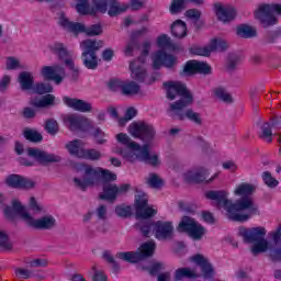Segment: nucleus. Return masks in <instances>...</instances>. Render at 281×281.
<instances>
[{"label": "nucleus", "instance_id": "f257e3e1", "mask_svg": "<svg viewBox=\"0 0 281 281\" xmlns=\"http://www.w3.org/2000/svg\"><path fill=\"white\" fill-rule=\"evenodd\" d=\"M257 190L258 184L256 183L240 182L233 190V195L239 198L235 202L229 200V191L227 190L207 191L205 196L210 201H215L217 210L224 212L227 218L245 223L252 216L260 214V209L254 203V199H251V195L256 194Z\"/></svg>", "mask_w": 281, "mask_h": 281}, {"label": "nucleus", "instance_id": "f03ea898", "mask_svg": "<svg viewBox=\"0 0 281 281\" xmlns=\"http://www.w3.org/2000/svg\"><path fill=\"white\" fill-rule=\"evenodd\" d=\"M165 87L167 89V98L169 100L178 99V101L170 104V117H173L175 120H189L190 122H193V124L201 126V124H203L201 114L190 109L183 111L186 106H190V104L194 102L190 90H188L181 81H168L165 83Z\"/></svg>", "mask_w": 281, "mask_h": 281}, {"label": "nucleus", "instance_id": "7ed1b4c3", "mask_svg": "<svg viewBox=\"0 0 281 281\" xmlns=\"http://www.w3.org/2000/svg\"><path fill=\"white\" fill-rule=\"evenodd\" d=\"M50 52L58 56L60 64L54 66H43L41 68V76L45 80H54L55 85H60L65 80V67H68L70 71L78 74V67L74 64V59L69 57V52L63 43H54L50 45ZM65 65V67H63Z\"/></svg>", "mask_w": 281, "mask_h": 281}, {"label": "nucleus", "instance_id": "20e7f679", "mask_svg": "<svg viewBox=\"0 0 281 281\" xmlns=\"http://www.w3.org/2000/svg\"><path fill=\"white\" fill-rule=\"evenodd\" d=\"M75 10L78 14L87 16V14H109V16H120L128 10L127 3H120L117 0H92V5L89 4V0H75Z\"/></svg>", "mask_w": 281, "mask_h": 281}, {"label": "nucleus", "instance_id": "39448f33", "mask_svg": "<svg viewBox=\"0 0 281 281\" xmlns=\"http://www.w3.org/2000/svg\"><path fill=\"white\" fill-rule=\"evenodd\" d=\"M3 212L7 218H15V216H20L26 225L34 227L35 229H52V227H56V218H54V216L46 215L35 220L30 215L25 205L16 199L12 200L11 206L4 207Z\"/></svg>", "mask_w": 281, "mask_h": 281}, {"label": "nucleus", "instance_id": "423d86ee", "mask_svg": "<svg viewBox=\"0 0 281 281\" xmlns=\"http://www.w3.org/2000/svg\"><path fill=\"white\" fill-rule=\"evenodd\" d=\"M269 240L262 239L255 246H251L250 251L254 256L258 254H267L272 262H281V225L268 233Z\"/></svg>", "mask_w": 281, "mask_h": 281}, {"label": "nucleus", "instance_id": "0eeeda50", "mask_svg": "<svg viewBox=\"0 0 281 281\" xmlns=\"http://www.w3.org/2000/svg\"><path fill=\"white\" fill-rule=\"evenodd\" d=\"M136 227L140 229L144 236L155 235L157 240H172L175 238V224L171 221H157L155 223L140 221Z\"/></svg>", "mask_w": 281, "mask_h": 281}, {"label": "nucleus", "instance_id": "6e6552de", "mask_svg": "<svg viewBox=\"0 0 281 281\" xmlns=\"http://www.w3.org/2000/svg\"><path fill=\"white\" fill-rule=\"evenodd\" d=\"M115 139L119 144H122L123 147L114 146L112 148V153H114V155H120V157H122V159L128 164H135V161H137V156L139 155V148L142 145L131 139V136H128L126 133L116 134Z\"/></svg>", "mask_w": 281, "mask_h": 281}, {"label": "nucleus", "instance_id": "1a4fd4ad", "mask_svg": "<svg viewBox=\"0 0 281 281\" xmlns=\"http://www.w3.org/2000/svg\"><path fill=\"white\" fill-rule=\"evenodd\" d=\"M74 168L77 175H81V177L74 178V183L79 190H87L100 183V167L93 168L91 165L77 164Z\"/></svg>", "mask_w": 281, "mask_h": 281}, {"label": "nucleus", "instance_id": "9d476101", "mask_svg": "<svg viewBox=\"0 0 281 281\" xmlns=\"http://www.w3.org/2000/svg\"><path fill=\"white\" fill-rule=\"evenodd\" d=\"M57 23L66 32H71V34H86L87 36H100L102 34V24H92L87 26L80 22H70L69 18L65 13H59L57 18Z\"/></svg>", "mask_w": 281, "mask_h": 281}, {"label": "nucleus", "instance_id": "9b49d317", "mask_svg": "<svg viewBox=\"0 0 281 281\" xmlns=\"http://www.w3.org/2000/svg\"><path fill=\"white\" fill-rule=\"evenodd\" d=\"M127 133L135 139H142L145 144H153L157 137V132L151 124L144 121L133 122L127 127Z\"/></svg>", "mask_w": 281, "mask_h": 281}, {"label": "nucleus", "instance_id": "f8f14e48", "mask_svg": "<svg viewBox=\"0 0 281 281\" xmlns=\"http://www.w3.org/2000/svg\"><path fill=\"white\" fill-rule=\"evenodd\" d=\"M274 14L281 15V4H260L255 11V19L261 23L262 27H270L278 23Z\"/></svg>", "mask_w": 281, "mask_h": 281}, {"label": "nucleus", "instance_id": "ddd939ff", "mask_svg": "<svg viewBox=\"0 0 281 281\" xmlns=\"http://www.w3.org/2000/svg\"><path fill=\"white\" fill-rule=\"evenodd\" d=\"M155 254V241H147L140 245L138 251L117 252L116 258L125 262H139Z\"/></svg>", "mask_w": 281, "mask_h": 281}, {"label": "nucleus", "instance_id": "4468645a", "mask_svg": "<svg viewBox=\"0 0 281 281\" xmlns=\"http://www.w3.org/2000/svg\"><path fill=\"white\" fill-rule=\"evenodd\" d=\"M177 231L184 232L192 240H203V236L206 234L205 227L189 216L182 217L178 224Z\"/></svg>", "mask_w": 281, "mask_h": 281}, {"label": "nucleus", "instance_id": "2eb2a0df", "mask_svg": "<svg viewBox=\"0 0 281 281\" xmlns=\"http://www.w3.org/2000/svg\"><path fill=\"white\" fill-rule=\"evenodd\" d=\"M29 158H21L20 164L22 166H35L36 161L38 164H49L60 161V156H56L54 154H47V151H43L36 148H29L27 149Z\"/></svg>", "mask_w": 281, "mask_h": 281}, {"label": "nucleus", "instance_id": "dca6fc26", "mask_svg": "<svg viewBox=\"0 0 281 281\" xmlns=\"http://www.w3.org/2000/svg\"><path fill=\"white\" fill-rule=\"evenodd\" d=\"M238 236H240L244 243L254 247L261 240H267L265 238L267 236V228L265 226L240 227L238 229Z\"/></svg>", "mask_w": 281, "mask_h": 281}, {"label": "nucleus", "instance_id": "f3484780", "mask_svg": "<svg viewBox=\"0 0 281 281\" xmlns=\"http://www.w3.org/2000/svg\"><path fill=\"white\" fill-rule=\"evenodd\" d=\"M137 218H150L157 214V209L148 206V195L143 191H137L134 200Z\"/></svg>", "mask_w": 281, "mask_h": 281}, {"label": "nucleus", "instance_id": "a211bd4d", "mask_svg": "<svg viewBox=\"0 0 281 281\" xmlns=\"http://www.w3.org/2000/svg\"><path fill=\"white\" fill-rule=\"evenodd\" d=\"M147 56H148V50H145L138 59L130 63V71H131L132 80H136V82L150 83V81H147V78H148V72L146 71Z\"/></svg>", "mask_w": 281, "mask_h": 281}, {"label": "nucleus", "instance_id": "6ab92c4d", "mask_svg": "<svg viewBox=\"0 0 281 281\" xmlns=\"http://www.w3.org/2000/svg\"><path fill=\"white\" fill-rule=\"evenodd\" d=\"M131 190V184H115L111 182H105L103 184V191L100 193V199L103 201H115L117 196H122V194H126Z\"/></svg>", "mask_w": 281, "mask_h": 281}, {"label": "nucleus", "instance_id": "aec40b11", "mask_svg": "<svg viewBox=\"0 0 281 281\" xmlns=\"http://www.w3.org/2000/svg\"><path fill=\"white\" fill-rule=\"evenodd\" d=\"M151 66L154 69H161V67H167V69H172L177 65V57L173 55H168L166 50H156L151 54Z\"/></svg>", "mask_w": 281, "mask_h": 281}, {"label": "nucleus", "instance_id": "412c9836", "mask_svg": "<svg viewBox=\"0 0 281 281\" xmlns=\"http://www.w3.org/2000/svg\"><path fill=\"white\" fill-rule=\"evenodd\" d=\"M5 186L15 190H32L36 188V182L30 178L19 175H10L4 179Z\"/></svg>", "mask_w": 281, "mask_h": 281}, {"label": "nucleus", "instance_id": "4be33fe9", "mask_svg": "<svg viewBox=\"0 0 281 281\" xmlns=\"http://www.w3.org/2000/svg\"><path fill=\"white\" fill-rule=\"evenodd\" d=\"M189 262H192V265H196V267L201 268L202 271V278L204 280H210V278H214V267L212 263H210V259L207 257L196 254L189 258Z\"/></svg>", "mask_w": 281, "mask_h": 281}, {"label": "nucleus", "instance_id": "5701e85b", "mask_svg": "<svg viewBox=\"0 0 281 281\" xmlns=\"http://www.w3.org/2000/svg\"><path fill=\"white\" fill-rule=\"evenodd\" d=\"M214 12L222 23H231L236 19V9L232 4L217 2L214 4Z\"/></svg>", "mask_w": 281, "mask_h": 281}, {"label": "nucleus", "instance_id": "b1692460", "mask_svg": "<svg viewBox=\"0 0 281 281\" xmlns=\"http://www.w3.org/2000/svg\"><path fill=\"white\" fill-rule=\"evenodd\" d=\"M155 146V140L151 143H146L143 147H139L138 156L136 161H146L150 166H159L161 160L159 159L158 154H150V148Z\"/></svg>", "mask_w": 281, "mask_h": 281}, {"label": "nucleus", "instance_id": "393cba45", "mask_svg": "<svg viewBox=\"0 0 281 281\" xmlns=\"http://www.w3.org/2000/svg\"><path fill=\"white\" fill-rule=\"evenodd\" d=\"M193 74H212V67L205 61L189 60L183 67V75L193 76Z\"/></svg>", "mask_w": 281, "mask_h": 281}, {"label": "nucleus", "instance_id": "a878e982", "mask_svg": "<svg viewBox=\"0 0 281 281\" xmlns=\"http://www.w3.org/2000/svg\"><path fill=\"white\" fill-rule=\"evenodd\" d=\"M64 122L66 126H69L70 131L85 130L88 126H91V120L77 114H67L64 117Z\"/></svg>", "mask_w": 281, "mask_h": 281}, {"label": "nucleus", "instance_id": "bb28decb", "mask_svg": "<svg viewBox=\"0 0 281 281\" xmlns=\"http://www.w3.org/2000/svg\"><path fill=\"white\" fill-rule=\"evenodd\" d=\"M207 177H210V169L206 167H198L183 173L184 181L190 183L207 181Z\"/></svg>", "mask_w": 281, "mask_h": 281}, {"label": "nucleus", "instance_id": "cd10ccee", "mask_svg": "<svg viewBox=\"0 0 281 281\" xmlns=\"http://www.w3.org/2000/svg\"><path fill=\"white\" fill-rule=\"evenodd\" d=\"M63 100L66 106H69V109L74 111H79V113H93V105L90 102L69 97H64Z\"/></svg>", "mask_w": 281, "mask_h": 281}, {"label": "nucleus", "instance_id": "c85d7f7f", "mask_svg": "<svg viewBox=\"0 0 281 281\" xmlns=\"http://www.w3.org/2000/svg\"><path fill=\"white\" fill-rule=\"evenodd\" d=\"M114 83L120 87L123 95H137L140 91L139 85L135 81H120L116 80Z\"/></svg>", "mask_w": 281, "mask_h": 281}, {"label": "nucleus", "instance_id": "c756f323", "mask_svg": "<svg viewBox=\"0 0 281 281\" xmlns=\"http://www.w3.org/2000/svg\"><path fill=\"white\" fill-rule=\"evenodd\" d=\"M94 216L98 221H103V225L98 228L99 232L102 234L109 232V223H106V220L109 218V207L106 205H99L94 211Z\"/></svg>", "mask_w": 281, "mask_h": 281}, {"label": "nucleus", "instance_id": "7c9ffc66", "mask_svg": "<svg viewBox=\"0 0 281 281\" xmlns=\"http://www.w3.org/2000/svg\"><path fill=\"white\" fill-rule=\"evenodd\" d=\"M104 42L97 40H83L80 42V49L82 53L95 54L101 47H103Z\"/></svg>", "mask_w": 281, "mask_h": 281}, {"label": "nucleus", "instance_id": "2f4dec72", "mask_svg": "<svg viewBox=\"0 0 281 281\" xmlns=\"http://www.w3.org/2000/svg\"><path fill=\"white\" fill-rule=\"evenodd\" d=\"M18 82L23 91H32L34 89V75L30 71H22L18 77Z\"/></svg>", "mask_w": 281, "mask_h": 281}, {"label": "nucleus", "instance_id": "473e14b6", "mask_svg": "<svg viewBox=\"0 0 281 281\" xmlns=\"http://www.w3.org/2000/svg\"><path fill=\"white\" fill-rule=\"evenodd\" d=\"M66 149L69 155L72 157H77L78 159H82V155H85V143L82 140H72L66 144Z\"/></svg>", "mask_w": 281, "mask_h": 281}, {"label": "nucleus", "instance_id": "72a5a7b5", "mask_svg": "<svg viewBox=\"0 0 281 281\" xmlns=\"http://www.w3.org/2000/svg\"><path fill=\"white\" fill-rule=\"evenodd\" d=\"M204 2L205 0H173L171 2L169 11L172 14H179V12H181V10H183V8L188 5V3H194L195 5H203Z\"/></svg>", "mask_w": 281, "mask_h": 281}, {"label": "nucleus", "instance_id": "f704fd0d", "mask_svg": "<svg viewBox=\"0 0 281 281\" xmlns=\"http://www.w3.org/2000/svg\"><path fill=\"white\" fill-rule=\"evenodd\" d=\"M171 34L176 38H183L188 34V25L181 20H177L171 24Z\"/></svg>", "mask_w": 281, "mask_h": 281}, {"label": "nucleus", "instance_id": "c9c22d12", "mask_svg": "<svg viewBox=\"0 0 281 281\" xmlns=\"http://www.w3.org/2000/svg\"><path fill=\"white\" fill-rule=\"evenodd\" d=\"M81 60L87 69L98 68V55L95 53H81Z\"/></svg>", "mask_w": 281, "mask_h": 281}, {"label": "nucleus", "instance_id": "e433bc0d", "mask_svg": "<svg viewBox=\"0 0 281 281\" xmlns=\"http://www.w3.org/2000/svg\"><path fill=\"white\" fill-rule=\"evenodd\" d=\"M156 47H158V52H166V49H170L172 47V40L168 34H160L156 38Z\"/></svg>", "mask_w": 281, "mask_h": 281}, {"label": "nucleus", "instance_id": "4c0bfd02", "mask_svg": "<svg viewBox=\"0 0 281 281\" xmlns=\"http://www.w3.org/2000/svg\"><path fill=\"white\" fill-rule=\"evenodd\" d=\"M147 186L154 190H161L164 186V179L157 173H149L145 179Z\"/></svg>", "mask_w": 281, "mask_h": 281}, {"label": "nucleus", "instance_id": "58836bf2", "mask_svg": "<svg viewBox=\"0 0 281 281\" xmlns=\"http://www.w3.org/2000/svg\"><path fill=\"white\" fill-rule=\"evenodd\" d=\"M259 137L267 144H271L273 142V132L271 131V124L263 123L259 130Z\"/></svg>", "mask_w": 281, "mask_h": 281}, {"label": "nucleus", "instance_id": "ea45409f", "mask_svg": "<svg viewBox=\"0 0 281 281\" xmlns=\"http://www.w3.org/2000/svg\"><path fill=\"white\" fill-rule=\"evenodd\" d=\"M55 97L53 94H47L42 98H35L32 100V104L34 106H38L40 109H43L45 106H52L54 104Z\"/></svg>", "mask_w": 281, "mask_h": 281}, {"label": "nucleus", "instance_id": "a19ab883", "mask_svg": "<svg viewBox=\"0 0 281 281\" xmlns=\"http://www.w3.org/2000/svg\"><path fill=\"white\" fill-rule=\"evenodd\" d=\"M184 278H198L196 272L190 268H179L175 271V280L181 281Z\"/></svg>", "mask_w": 281, "mask_h": 281}, {"label": "nucleus", "instance_id": "79ce46f5", "mask_svg": "<svg viewBox=\"0 0 281 281\" xmlns=\"http://www.w3.org/2000/svg\"><path fill=\"white\" fill-rule=\"evenodd\" d=\"M209 46L211 47V52H224L226 47H228L227 41L222 37H214L211 40Z\"/></svg>", "mask_w": 281, "mask_h": 281}, {"label": "nucleus", "instance_id": "37998d69", "mask_svg": "<svg viewBox=\"0 0 281 281\" xmlns=\"http://www.w3.org/2000/svg\"><path fill=\"white\" fill-rule=\"evenodd\" d=\"M23 135L29 142H33L35 144L43 142V135L36 130L26 128L24 130Z\"/></svg>", "mask_w": 281, "mask_h": 281}, {"label": "nucleus", "instance_id": "c03bdc74", "mask_svg": "<svg viewBox=\"0 0 281 281\" xmlns=\"http://www.w3.org/2000/svg\"><path fill=\"white\" fill-rule=\"evenodd\" d=\"M4 67L9 71H16V69H21V59L19 57L14 56H8L5 57Z\"/></svg>", "mask_w": 281, "mask_h": 281}, {"label": "nucleus", "instance_id": "a18cd8bd", "mask_svg": "<svg viewBox=\"0 0 281 281\" xmlns=\"http://www.w3.org/2000/svg\"><path fill=\"white\" fill-rule=\"evenodd\" d=\"M261 179H262L265 186H267V188L273 189V188H278V186H280V181H278V179L273 178V176L269 171H263L261 173Z\"/></svg>", "mask_w": 281, "mask_h": 281}, {"label": "nucleus", "instance_id": "49530a36", "mask_svg": "<svg viewBox=\"0 0 281 281\" xmlns=\"http://www.w3.org/2000/svg\"><path fill=\"white\" fill-rule=\"evenodd\" d=\"M236 33H237V36H240V38H251L256 36V30L247 25L238 26Z\"/></svg>", "mask_w": 281, "mask_h": 281}, {"label": "nucleus", "instance_id": "de8ad7c7", "mask_svg": "<svg viewBox=\"0 0 281 281\" xmlns=\"http://www.w3.org/2000/svg\"><path fill=\"white\" fill-rule=\"evenodd\" d=\"M212 93L215 98L222 100L223 102H232V94H229L228 91L222 87L214 88Z\"/></svg>", "mask_w": 281, "mask_h": 281}, {"label": "nucleus", "instance_id": "09e8293b", "mask_svg": "<svg viewBox=\"0 0 281 281\" xmlns=\"http://www.w3.org/2000/svg\"><path fill=\"white\" fill-rule=\"evenodd\" d=\"M81 159H88L89 161H99L102 159V153L98 149H83V155Z\"/></svg>", "mask_w": 281, "mask_h": 281}, {"label": "nucleus", "instance_id": "8fccbe9b", "mask_svg": "<svg viewBox=\"0 0 281 281\" xmlns=\"http://www.w3.org/2000/svg\"><path fill=\"white\" fill-rule=\"evenodd\" d=\"M136 116H137V109L127 108V110L125 111V117L119 119V126H126V124L131 122L133 117H136Z\"/></svg>", "mask_w": 281, "mask_h": 281}, {"label": "nucleus", "instance_id": "3c124183", "mask_svg": "<svg viewBox=\"0 0 281 281\" xmlns=\"http://www.w3.org/2000/svg\"><path fill=\"white\" fill-rule=\"evenodd\" d=\"M190 54H193V56H210L212 48L210 44L207 46H193L190 48Z\"/></svg>", "mask_w": 281, "mask_h": 281}, {"label": "nucleus", "instance_id": "603ef678", "mask_svg": "<svg viewBox=\"0 0 281 281\" xmlns=\"http://www.w3.org/2000/svg\"><path fill=\"white\" fill-rule=\"evenodd\" d=\"M115 214L121 218H126L133 214V207H131V205L120 204L115 207Z\"/></svg>", "mask_w": 281, "mask_h": 281}, {"label": "nucleus", "instance_id": "864d4df0", "mask_svg": "<svg viewBox=\"0 0 281 281\" xmlns=\"http://www.w3.org/2000/svg\"><path fill=\"white\" fill-rule=\"evenodd\" d=\"M44 128L49 135H56L59 131L58 122L49 119L45 122Z\"/></svg>", "mask_w": 281, "mask_h": 281}, {"label": "nucleus", "instance_id": "5fc2aeb1", "mask_svg": "<svg viewBox=\"0 0 281 281\" xmlns=\"http://www.w3.org/2000/svg\"><path fill=\"white\" fill-rule=\"evenodd\" d=\"M99 180L103 179L104 181H115L117 179V175L111 172L109 169L99 167Z\"/></svg>", "mask_w": 281, "mask_h": 281}, {"label": "nucleus", "instance_id": "6e6d98bb", "mask_svg": "<svg viewBox=\"0 0 281 281\" xmlns=\"http://www.w3.org/2000/svg\"><path fill=\"white\" fill-rule=\"evenodd\" d=\"M52 85L49 83H37L33 86V90L35 93H38L40 95H43L45 93H52Z\"/></svg>", "mask_w": 281, "mask_h": 281}, {"label": "nucleus", "instance_id": "4d7b16f0", "mask_svg": "<svg viewBox=\"0 0 281 281\" xmlns=\"http://www.w3.org/2000/svg\"><path fill=\"white\" fill-rule=\"evenodd\" d=\"M166 269V266L161 262H153L147 268V271L150 273V276H157V273H161Z\"/></svg>", "mask_w": 281, "mask_h": 281}, {"label": "nucleus", "instance_id": "13d9d810", "mask_svg": "<svg viewBox=\"0 0 281 281\" xmlns=\"http://www.w3.org/2000/svg\"><path fill=\"white\" fill-rule=\"evenodd\" d=\"M29 207H31L35 214H38V212H45V209L38 201H36V198L31 196L29 200Z\"/></svg>", "mask_w": 281, "mask_h": 281}, {"label": "nucleus", "instance_id": "bf43d9fd", "mask_svg": "<svg viewBox=\"0 0 281 281\" xmlns=\"http://www.w3.org/2000/svg\"><path fill=\"white\" fill-rule=\"evenodd\" d=\"M126 4L128 5V10L137 12L138 10H142L144 5H146V0H131L130 3Z\"/></svg>", "mask_w": 281, "mask_h": 281}, {"label": "nucleus", "instance_id": "052dcab7", "mask_svg": "<svg viewBox=\"0 0 281 281\" xmlns=\"http://www.w3.org/2000/svg\"><path fill=\"white\" fill-rule=\"evenodd\" d=\"M0 249H12V244L3 231H0Z\"/></svg>", "mask_w": 281, "mask_h": 281}, {"label": "nucleus", "instance_id": "680f3d73", "mask_svg": "<svg viewBox=\"0 0 281 281\" xmlns=\"http://www.w3.org/2000/svg\"><path fill=\"white\" fill-rule=\"evenodd\" d=\"M92 271L94 273L92 277L93 281H109L106 274H104V271L98 269L97 267H93Z\"/></svg>", "mask_w": 281, "mask_h": 281}, {"label": "nucleus", "instance_id": "e2e57ef3", "mask_svg": "<svg viewBox=\"0 0 281 281\" xmlns=\"http://www.w3.org/2000/svg\"><path fill=\"white\" fill-rule=\"evenodd\" d=\"M187 19H191V21H199L201 19V11L196 9H190L186 12Z\"/></svg>", "mask_w": 281, "mask_h": 281}, {"label": "nucleus", "instance_id": "0e129e2a", "mask_svg": "<svg viewBox=\"0 0 281 281\" xmlns=\"http://www.w3.org/2000/svg\"><path fill=\"white\" fill-rule=\"evenodd\" d=\"M16 278H21L23 280H27V278H32V272L27 269L19 268L15 270Z\"/></svg>", "mask_w": 281, "mask_h": 281}, {"label": "nucleus", "instance_id": "69168bd1", "mask_svg": "<svg viewBox=\"0 0 281 281\" xmlns=\"http://www.w3.org/2000/svg\"><path fill=\"white\" fill-rule=\"evenodd\" d=\"M11 78L10 76L5 75L2 77V79L0 80V91H5L8 89V87H10V82H11Z\"/></svg>", "mask_w": 281, "mask_h": 281}, {"label": "nucleus", "instance_id": "338daca9", "mask_svg": "<svg viewBox=\"0 0 281 281\" xmlns=\"http://www.w3.org/2000/svg\"><path fill=\"white\" fill-rule=\"evenodd\" d=\"M133 49H135V42L131 41L125 45L124 54L125 56H133Z\"/></svg>", "mask_w": 281, "mask_h": 281}, {"label": "nucleus", "instance_id": "774afa93", "mask_svg": "<svg viewBox=\"0 0 281 281\" xmlns=\"http://www.w3.org/2000/svg\"><path fill=\"white\" fill-rule=\"evenodd\" d=\"M30 265L31 267H45L47 265V260L37 258V259H33L30 262Z\"/></svg>", "mask_w": 281, "mask_h": 281}]
</instances>
